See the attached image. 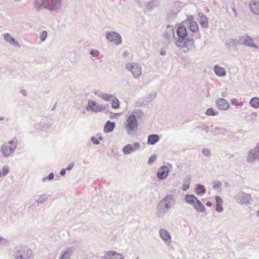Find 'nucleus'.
Returning <instances> with one entry per match:
<instances>
[{"label":"nucleus","instance_id":"1","mask_svg":"<svg viewBox=\"0 0 259 259\" xmlns=\"http://www.w3.org/2000/svg\"><path fill=\"white\" fill-rule=\"evenodd\" d=\"M170 29L177 47L180 49L187 48L189 50L194 46L193 36L188 33L186 26L183 25L178 26L176 32L173 28H170Z\"/></svg>","mask_w":259,"mask_h":259},{"label":"nucleus","instance_id":"2","mask_svg":"<svg viewBox=\"0 0 259 259\" xmlns=\"http://www.w3.org/2000/svg\"><path fill=\"white\" fill-rule=\"evenodd\" d=\"M176 203L174 195L168 194L160 200L156 207V215L158 218L163 217L170 209L174 207Z\"/></svg>","mask_w":259,"mask_h":259},{"label":"nucleus","instance_id":"3","mask_svg":"<svg viewBox=\"0 0 259 259\" xmlns=\"http://www.w3.org/2000/svg\"><path fill=\"white\" fill-rule=\"evenodd\" d=\"M13 257V259H32V251L27 246L18 245L14 248Z\"/></svg>","mask_w":259,"mask_h":259},{"label":"nucleus","instance_id":"4","mask_svg":"<svg viewBox=\"0 0 259 259\" xmlns=\"http://www.w3.org/2000/svg\"><path fill=\"white\" fill-rule=\"evenodd\" d=\"M17 146V140L16 138L5 143L1 147V151L5 157L10 156L15 151Z\"/></svg>","mask_w":259,"mask_h":259},{"label":"nucleus","instance_id":"5","mask_svg":"<svg viewBox=\"0 0 259 259\" xmlns=\"http://www.w3.org/2000/svg\"><path fill=\"white\" fill-rule=\"evenodd\" d=\"M138 121L136 115L131 114L126 119L125 123V130L130 135H133L135 131L138 129Z\"/></svg>","mask_w":259,"mask_h":259},{"label":"nucleus","instance_id":"6","mask_svg":"<svg viewBox=\"0 0 259 259\" xmlns=\"http://www.w3.org/2000/svg\"><path fill=\"white\" fill-rule=\"evenodd\" d=\"M107 106L100 104L93 100H89L85 107L87 111H92L94 113H99L105 111Z\"/></svg>","mask_w":259,"mask_h":259},{"label":"nucleus","instance_id":"7","mask_svg":"<svg viewBox=\"0 0 259 259\" xmlns=\"http://www.w3.org/2000/svg\"><path fill=\"white\" fill-rule=\"evenodd\" d=\"M44 8L50 11H57L60 9L62 0H43Z\"/></svg>","mask_w":259,"mask_h":259},{"label":"nucleus","instance_id":"8","mask_svg":"<svg viewBox=\"0 0 259 259\" xmlns=\"http://www.w3.org/2000/svg\"><path fill=\"white\" fill-rule=\"evenodd\" d=\"M246 159L247 162L251 163L254 162L256 160L259 161V143H257L254 149L250 150Z\"/></svg>","mask_w":259,"mask_h":259},{"label":"nucleus","instance_id":"9","mask_svg":"<svg viewBox=\"0 0 259 259\" xmlns=\"http://www.w3.org/2000/svg\"><path fill=\"white\" fill-rule=\"evenodd\" d=\"M239 40L240 45H242L246 46L247 47L253 48L256 49H257L258 48V47L254 44L252 38L248 35H245L244 36H240Z\"/></svg>","mask_w":259,"mask_h":259},{"label":"nucleus","instance_id":"10","mask_svg":"<svg viewBox=\"0 0 259 259\" xmlns=\"http://www.w3.org/2000/svg\"><path fill=\"white\" fill-rule=\"evenodd\" d=\"M126 68L131 71L135 78H138L141 75V67L137 63H127Z\"/></svg>","mask_w":259,"mask_h":259},{"label":"nucleus","instance_id":"11","mask_svg":"<svg viewBox=\"0 0 259 259\" xmlns=\"http://www.w3.org/2000/svg\"><path fill=\"white\" fill-rule=\"evenodd\" d=\"M140 148V144L138 142H135L133 144H126L123 147L122 150L124 155H129L139 150Z\"/></svg>","mask_w":259,"mask_h":259},{"label":"nucleus","instance_id":"12","mask_svg":"<svg viewBox=\"0 0 259 259\" xmlns=\"http://www.w3.org/2000/svg\"><path fill=\"white\" fill-rule=\"evenodd\" d=\"M106 38L109 41L113 42L116 45H119L121 43V36L115 31L107 33Z\"/></svg>","mask_w":259,"mask_h":259},{"label":"nucleus","instance_id":"13","mask_svg":"<svg viewBox=\"0 0 259 259\" xmlns=\"http://www.w3.org/2000/svg\"><path fill=\"white\" fill-rule=\"evenodd\" d=\"M235 199L237 202L241 204H247L251 199V196L249 194H247L241 191L238 193L235 196Z\"/></svg>","mask_w":259,"mask_h":259},{"label":"nucleus","instance_id":"14","mask_svg":"<svg viewBox=\"0 0 259 259\" xmlns=\"http://www.w3.org/2000/svg\"><path fill=\"white\" fill-rule=\"evenodd\" d=\"M215 103L219 109L223 110L228 109L230 105L229 103L223 98H218L215 101Z\"/></svg>","mask_w":259,"mask_h":259},{"label":"nucleus","instance_id":"15","mask_svg":"<svg viewBox=\"0 0 259 259\" xmlns=\"http://www.w3.org/2000/svg\"><path fill=\"white\" fill-rule=\"evenodd\" d=\"M169 169L166 166H162L158 169L157 173V178L159 180L165 179L168 176Z\"/></svg>","mask_w":259,"mask_h":259},{"label":"nucleus","instance_id":"16","mask_svg":"<svg viewBox=\"0 0 259 259\" xmlns=\"http://www.w3.org/2000/svg\"><path fill=\"white\" fill-rule=\"evenodd\" d=\"M104 259H123V256L121 254L110 251L105 253Z\"/></svg>","mask_w":259,"mask_h":259},{"label":"nucleus","instance_id":"17","mask_svg":"<svg viewBox=\"0 0 259 259\" xmlns=\"http://www.w3.org/2000/svg\"><path fill=\"white\" fill-rule=\"evenodd\" d=\"M157 96V92H153L149 94L146 97L144 98V101L142 100L139 101V103L141 105H146L149 104L150 102L153 101Z\"/></svg>","mask_w":259,"mask_h":259},{"label":"nucleus","instance_id":"18","mask_svg":"<svg viewBox=\"0 0 259 259\" xmlns=\"http://www.w3.org/2000/svg\"><path fill=\"white\" fill-rule=\"evenodd\" d=\"M249 8L252 13L259 15V0H251L250 2Z\"/></svg>","mask_w":259,"mask_h":259},{"label":"nucleus","instance_id":"19","mask_svg":"<svg viewBox=\"0 0 259 259\" xmlns=\"http://www.w3.org/2000/svg\"><path fill=\"white\" fill-rule=\"evenodd\" d=\"M240 45L239 38H230L226 40L225 42V46L231 51V48L233 47H236Z\"/></svg>","mask_w":259,"mask_h":259},{"label":"nucleus","instance_id":"20","mask_svg":"<svg viewBox=\"0 0 259 259\" xmlns=\"http://www.w3.org/2000/svg\"><path fill=\"white\" fill-rule=\"evenodd\" d=\"M159 235L160 238L165 242L170 243L171 242V237L168 231L164 229L159 230Z\"/></svg>","mask_w":259,"mask_h":259},{"label":"nucleus","instance_id":"21","mask_svg":"<svg viewBox=\"0 0 259 259\" xmlns=\"http://www.w3.org/2000/svg\"><path fill=\"white\" fill-rule=\"evenodd\" d=\"M4 39L6 42L14 46L20 47L19 42L16 41L15 39L9 33H6L4 35Z\"/></svg>","mask_w":259,"mask_h":259},{"label":"nucleus","instance_id":"22","mask_svg":"<svg viewBox=\"0 0 259 259\" xmlns=\"http://www.w3.org/2000/svg\"><path fill=\"white\" fill-rule=\"evenodd\" d=\"M213 70L215 74L218 76L224 77L226 75L225 69L218 65H215L214 66Z\"/></svg>","mask_w":259,"mask_h":259},{"label":"nucleus","instance_id":"23","mask_svg":"<svg viewBox=\"0 0 259 259\" xmlns=\"http://www.w3.org/2000/svg\"><path fill=\"white\" fill-rule=\"evenodd\" d=\"M115 127V123L110 120L106 122L104 127V132L108 133L112 132Z\"/></svg>","mask_w":259,"mask_h":259},{"label":"nucleus","instance_id":"24","mask_svg":"<svg viewBox=\"0 0 259 259\" xmlns=\"http://www.w3.org/2000/svg\"><path fill=\"white\" fill-rule=\"evenodd\" d=\"M160 138L158 135L152 134L148 137L147 144L149 145H154L159 141Z\"/></svg>","mask_w":259,"mask_h":259},{"label":"nucleus","instance_id":"25","mask_svg":"<svg viewBox=\"0 0 259 259\" xmlns=\"http://www.w3.org/2000/svg\"><path fill=\"white\" fill-rule=\"evenodd\" d=\"M216 202L215 210L217 212H221L223 211V207L222 206L223 204L222 199L219 196H216L215 197Z\"/></svg>","mask_w":259,"mask_h":259},{"label":"nucleus","instance_id":"26","mask_svg":"<svg viewBox=\"0 0 259 259\" xmlns=\"http://www.w3.org/2000/svg\"><path fill=\"white\" fill-rule=\"evenodd\" d=\"M72 252L73 250L71 248H67L65 251L62 252L59 259H70Z\"/></svg>","mask_w":259,"mask_h":259},{"label":"nucleus","instance_id":"27","mask_svg":"<svg viewBox=\"0 0 259 259\" xmlns=\"http://www.w3.org/2000/svg\"><path fill=\"white\" fill-rule=\"evenodd\" d=\"M185 200L187 203L193 206L198 198L194 195L186 194L185 196Z\"/></svg>","mask_w":259,"mask_h":259},{"label":"nucleus","instance_id":"28","mask_svg":"<svg viewBox=\"0 0 259 259\" xmlns=\"http://www.w3.org/2000/svg\"><path fill=\"white\" fill-rule=\"evenodd\" d=\"M226 132V129L220 127H215L209 130V132L212 134L213 136L219 135L223 134Z\"/></svg>","mask_w":259,"mask_h":259},{"label":"nucleus","instance_id":"29","mask_svg":"<svg viewBox=\"0 0 259 259\" xmlns=\"http://www.w3.org/2000/svg\"><path fill=\"white\" fill-rule=\"evenodd\" d=\"M193 206L198 212H203L205 210V206L198 199L196 201Z\"/></svg>","mask_w":259,"mask_h":259},{"label":"nucleus","instance_id":"30","mask_svg":"<svg viewBox=\"0 0 259 259\" xmlns=\"http://www.w3.org/2000/svg\"><path fill=\"white\" fill-rule=\"evenodd\" d=\"M198 16L199 18V22L201 26L205 28L207 27L208 24V21L206 17H205L203 13H199L198 14Z\"/></svg>","mask_w":259,"mask_h":259},{"label":"nucleus","instance_id":"31","mask_svg":"<svg viewBox=\"0 0 259 259\" xmlns=\"http://www.w3.org/2000/svg\"><path fill=\"white\" fill-rule=\"evenodd\" d=\"M191 177L189 176H186L183 182V186L182 188V190L184 191H187L189 187L190 184Z\"/></svg>","mask_w":259,"mask_h":259},{"label":"nucleus","instance_id":"32","mask_svg":"<svg viewBox=\"0 0 259 259\" xmlns=\"http://www.w3.org/2000/svg\"><path fill=\"white\" fill-rule=\"evenodd\" d=\"M195 192L197 195H201L205 194L206 190L203 185L197 184L195 189Z\"/></svg>","mask_w":259,"mask_h":259},{"label":"nucleus","instance_id":"33","mask_svg":"<svg viewBox=\"0 0 259 259\" xmlns=\"http://www.w3.org/2000/svg\"><path fill=\"white\" fill-rule=\"evenodd\" d=\"M49 195L47 194H43L39 196V197L36 199V202L37 204H43L48 200Z\"/></svg>","mask_w":259,"mask_h":259},{"label":"nucleus","instance_id":"34","mask_svg":"<svg viewBox=\"0 0 259 259\" xmlns=\"http://www.w3.org/2000/svg\"><path fill=\"white\" fill-rule=\"evenodd\" d=\"M98 97L102 98L105 101H109L114 97V96L111 94L101 93L98 95Z\"/></svg>","mask_w":259,"mask_h":259},{"label":"nucleus","instance_id":"35","mask_svg":"<svg viewBox=\"0 0 259 259\" xmlns=\"http://www.w3.org/2000/svg\"><path fill=\"white\" fill-rule=\"evenodd\" d=\"M250 105L254 108H259V98L257 97H253L250 100Z\"/></svg>","mask_w":259,"mask_h":259},{"label":"nucleus","instance_id":"36","mask_svg":"<svg viewBox=\"0 0 259 259\" xmlns=\"http://www.w3.org/2000/svg\"><path fill=\"white\" fill-rule=\"evenodd\" d=\"M188 26L189 27L190 30L193 32H196L198 30V24L195 21L189 22L188 27Z\"/></svg>","mask_w":259,"mask_h":259},{"label":"nucleus","instance_id":"37","mask_svg":"<svg viewBox=\"0 0 259 259\" xmlns=\"http://www.w3.org/2000/svg\"><path fill=\"white\" fill-rule=\"evenodd\" d=\"M40 1L41 2H39L38 0H34L33 2L34 7L37 11L40 10L42 8H44V1Z\"/></svg>","mask_w":259,"mask_h":259},{"label":"nucleus","instance_id":"38","mask_svg":"<svg viewBox=\"0 0 259 259\" xmlns=\"http://www.w3.org/2000/svg\"><path fill=\"white\" fill-rule=\"evenodd\" d=\"M218 114L219 112L213 108H208L205 112V114L207 116H215L218 115Z\"/></svg>","mask_w":259,"mask_h":259},{"label":"nucleus","instance_id":"39","mask_svg":"<svg viewBox=\"0 0 259 259\" xmlns=\"http://www.w3.org/2000/svg\"><path fill=\"white\" fill-rule=\"evenodd\" d=\"M111 100L112 101L111 106L113 108L117 109L119 107V102L116 97L114 96Z\"/></svg>","mask_w":259,"mask_h":259},{"label":"nucleus","instance_id":"40","mask_svg":"<svg viewBox=\"0 0 259 259\" xmlns=\"http://www.w3.org/2000/svg\"><path fill=\"white\" fill-rule=\"evenodd\" d=\"M146 8L149 10H152L154 9L155 7L157 6L156 5V1L154 0H152L150 1V2L146 4Z\"/></svg>","mask_w":259,"mask_h":259},{"label":"nucleus","instance_id":"41","mask_svg":"<svg viewBox=\"0 0 259 259\" xmlns=\"http://www.w3.org/2000/svg\"><path fill=\"white\" fill-rule=\"evenodd\" d=\"M202 153L206 157H210L211 155V150L209 149L205 148L202 149Z\"/></svg>","mask_w":259,"mask_h":259},{"label":"nucleus","instance_id":"42","mask_svg":"<svg viewBox=\"0 0 259 259\" xmlns=\"http://www.w3.org/2000/svg\"><path fill=\"white\" fill-rule=\"evenodd\" d=\"M222 183L218 181H213V189L214 190H218L222 187Z\"/></svg>","mask_w":259,"mask_h":259},{"label":"nucleus","instance_id":"43","mask_svg":"<svg viewBox=\"0 0 259 259\" xmlns=\"http://www.w3.org/2000/svg\"><path fill=\"white\" fill-rule=\"evenodd\" d=\"M196 128H199L202 131H205L206 133H208L209 132V126L203 124L197 126Z\"/></svg>","mask_w":259,"mask_h":259},{"label":"nucleus","instance_id":"44","mask_svg":"<svg viewBox=\"0 0 259 259\" xmlns=\"http://www.w3.org/2000/svg\"><path fill=\"white\" fill-rule=\"evenodd\" d=\"M9 172V167L7 165H5V166H3V169H2V171L1 172L2 174V176L5 177L6 176H7L8 175Z\"/></svg>","mask_w":259,"mask_h":259},{"label":"nucleus","instance_id":"45","mask_svg":"<svg viewBox=\"0 0 259 259\" xmlns=\"http://www.w3.org/2000/svg\"><path fill=\"white\" fill-rule=\"evenodd\" d=\"M47 35H48L47 32L45 30L42 31L41 32V33L40 34V36H39V38H40V39L41 40V41H44L46 40V39L47 38Z\"/></svg>","mask_w":259,"mask_h":259},{"label":"nucleus","instance_id":"46","mask_svg":"<svg viewBox=\"0 0 259 259\" xmlns=\"http://www.w3.org/2000/svg\"><path fill=\"white\" fill-rule=\"evenodd\" d=\"M9 243V242L8 240L0 236V245H8Z\"/></svg>","mask_w":259,"mask_h":259},{"label":"nucleus","instance_id":"47","mask_svg":"<svg viewBox=\"0 0 259 259\" xmlns=\"http://www.w3.org/2000/svg\"><path fill=\"white\" fill-rule=\"evenodd\" d=\"M156 160V156L155 155H151L148 159V163L149 164H152Z\"/></svg>","mask_w":259,"mask_h":259},{"label":"nucleus","instance_id":"48","mask_svg":"<svg viewBox=\"0 0 259 259\" xmlns=\"http://www.w3.org/2000/svg\"><path fill=\"white\" fill-rule=\"evenodd\" d=\"M54 178V174L53 172H51V173H50V174L48 176L43 178L42 179V181L44 182L47 179H48L49 180H53Z\"/></svg>","mask_w":259,"mask_h":259},{"label":"nucleus","instance_id":"49","mask_svg":"<svg viewBox=\"0 0 259 259\" xmlns=\"http://www.w3.org/2000/svg\"><path fill=\"white\" fill-rule=\"evenodd\" d=\"M90 54L93 57H98L99 55V52L98 50H92L90 51Z\"/></svg>","mask_w":259,"mask_h":259},{"label":"nucleus","instance_id":"50","mask_svg":"<svg viewBox=\"0 0 259 259\" xmlns=\"http://www.w3.org/2000/svg\"><path fill=\"white\" fill-rule=\"evenodd\" d=\"M91 141L95 145H99L100 144L99 140H98L95 137H92L91 138Z\"/></svg>","mask_w":259,"mask_h":259},{"label":"nucleus","instance_id":"51","mask_svg":"<svg viewBox=\"0 0 259 259\" xmlns=\"http://www.w3.org/2000/svg\"><path fill=\"white\" fill-rule=\"evenodd\" d=\"M74 166V163L71 162L68 165L67 167L65 169H66V170H70L73 168Z\"/></svg>","mask_w":259,"mask_h":259},{"label":"nucleus","instance_id":"52","mask_svg":"<svg viewBox=\"0 0 259 259\" xmlns=\"http://www.w3.org/2000/svg\"><path fill=\"white\" fill-rule=\"evenodd\" d=\"M231 104L236 106H241L242 105V103H238L236 100L233 99L231 100Z\"/></svg>","mask_w":259,"mask_h":259},{"label":"nucleus","instance_id":"53","mask_svg":"<svg viewBox=\"0 0 259 259\" xmlns=\"http://www.w3.org/2000/svg\"><path fill=\"white\" fill-rule=\"evenodd\" d=\"M66 169H65V168L62 169L61 170L60 172V176H65V175L66 174Z\"/></svg>","mask_w":259,"mask_h":259},{"label":"nucleus","instance_id":"54","mask_svg":"<svg viewBox=\"0 0 259 259\" xmlns=\"http://www.w3.org/2000/svg\"><path fill=\"white\" fill-rule=\"evenodd\" d=\"M129 55V53L127 51H125L123 53V56L124 58L127 57Z\"/></svg>","mask_w":259,"mask_h":259},{"label":"nucleus","instance_id":"55","mask_svg":"<svg viewBox=\"0 0 259 259\" xmlns=\"http://www.w3.org/2000/svg\"><path fill=\"white\" fill-rule=\"evenodd\" d=\"M212 205V202H210V201H207L206 203V205L208 206V207H210Z\"/></svg>","mask_w":259,"mask_h":259},{"label":"nucleus","instance_id":"56","mask_svg":"<svg viewBox=\"0 0 259 259\" xmlns=\"http://www.w3.org/2000/svg\"><path fill=\"white\" fill-rule=\"evenodd\" d=\"M21 93H22V95H23V96H27V92H26V91H25V90H22V91H21Z\"/></svg>","mask_w":259,"mask_h":259},{"label":"nucleus","instance_id":"57","mask_svg":"<svg viewBox=\"0 0 259 259\" xmlns=\"http://www.w3.org/2000/svg\"><path fill=\"white\" fill-rule=\"evenodd\" d=\"M160 54L161 55V56H164V55H165L166 54V52L165 51H160Z\"/></svg>","mask_w":259,"mask_h":259},{"label":"nucleus","instance_id":"58","mask_svg":"<svg viewBox=\"0 0 259 259\" xmlns=\"http://www.w3.org/2000/svg\"><path fill=\"white\" fill-rule=\"evenodd\" d=\"M163 36H164V37H166V38H167V37H168V32H167V31H165V32H164V33Z\"/></svg>","mask_w":259,"mask_h":259},{"label":"nucleus","instance_id":"59","mask_svg":"<svg viewBox=\"0 0 259 259\" xmlns=\"http://www.w3.org/2000/svg\"><path fill=\"white\" fill-rule=\"evenodd\" d=\"M101 93L100 92L96 91L94 93V94L98 97V95H100Z\"/></svg>","mask_w":259,"mask_h":259},{"label":"nucleus","instance_id":"60","mask_svg":"<svg viewBox=\"0 0 259 259\" xmlns=\"http://www.w3.org/2000/svg\"><path fill=\"white\" fill-rule=\"evenodd\" d=\"M103 137H102V136H100V137H99V140L102 141V140H103Z\"/></svg>","mask_w":259,"mask_h":259},{"label":"nucleus","instance_id":"61","mask_svg":"<svg viewBox=\"0 0 259 259\" xmlns=\"http://www.w3.org/2000/svg\"><path fill=\"white\" fill-rule=\"evenodd\" d=\"M4 119V117L0 116V120H3Z\"/></svg>","mask_w":259,"mask_h":259},{"label":"nucleus","instance_id":"62","mask_svg":"<svg viewBox=\"0 0 259 259\" xmlns=\"http://www.w3.org/2000/svg\"><path fill=\"white\" fill-rule=\"evenodd\" d=\"M257 215L259 217V210L257 211Z\"/></svg>","mask_w":259,"mask_h":259},{"label":"nucleus","instance_id":"63","mask_svg":"<svg viewBox=\"0 0 259 259\" xmlns=\"http://www.w3.org/2000/svg\"><path fill=\"white\" fill-rule=\"evenodd\" d=\"M233 10L234 12V13L235 14V16H236V11H235V9H233Z\"/></svg>","mask_w":259,"mask_h":259},{"label":"nucleus","instance_id":"64","mask_svg":"<svg viewBox=\"0 0 259 259\" xmlns=\"http://www.w3.org/2000/svg\"><path fill=\"white\" fill-rule=\"evenodd\" d=\"M2 176V172H1V171L0 170V177Z\"/></svg>","mask_w":259,"mask_h":259}]
</instances>
